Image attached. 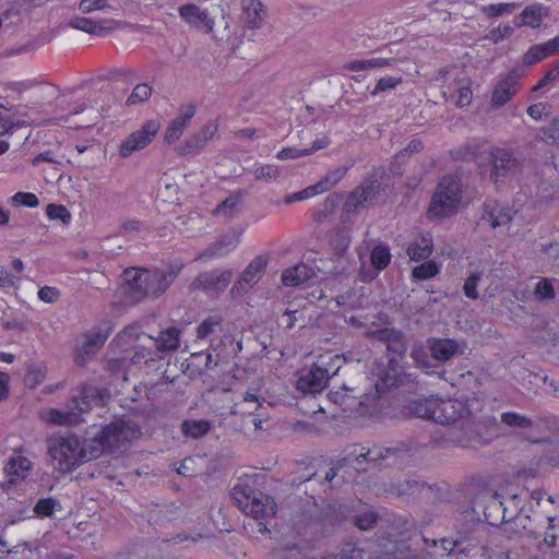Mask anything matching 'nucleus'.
Masks as SVG:
<instances>
[{"label":"nucleus","instance_id":"12","mask_svg":"<svg viewBox=\"0 0 559 559\" xmlns=\"http://www.w3.org/2000/svg\"><path fill=\"white\" fill-rule=\"evenodd\" d=\"M160 123L151 119L147 120L139 130L129 134L119 145V155L122 158L131 156L133 153L148 146L157 135Z\"/></svg>","mask_w":559,"mask_h":559},{"label":"nucleus","instance_id":"46","mask_svg":"<svg viewBox=\"0 0 559 559\" xmlns=\"http://www.w3.org/2000/svg\"><path fill=\"white\" fill-rule=\"evenodd\" d=\"M320 193H322V189L319 187L317 182L316 185L309 186L298 192L286 195L284 199V203L290 204L294 202L304 201Z\"/></svg>","mask_w":559,"mask_h":559},{"label":"nucleus","instance_id":"4","mask_svg":"<svg viewBox=\"0 0 559 559\" xmlns=\"http://www.w3.org/2000/svg\"><path fill=\"white\" fill-rule=\"evenodd\" d=\"M462 200V185L456 176H444L437 186L428 213L444 218L456 213Z\"/></svg>","mask_w":559,"mask_h":559},{"label":"nucleus","instance_id":"17","mask_svg":"<svg viewBox=\"0 0 559 559\" xmlns=\"http://www.w3.org/2000/svg\"><path fill=\"white\" fill-rule=\"evenodd\" d=\"M233 272L230 270H211L201 273L192 283L194 288L206 292H223L230 283Z\"/></svg>","mask_w":559,"mask_h":559},{"label":"nucleus","instance_id":"26","mask_svg":"<svg viewBox=\"0 0 559 559\" xmlns=\"http://www.w3.org/2000/svg\"><path fill=\"white\" fill-rule=\"evenodd\" d=\"M105 23L107 26H104L90 17L74 15L70 19L69 26L91 35H99L104 31H112L118 26L115 20H106Z\"/></svg>","mask_w":559,"mask_h":559},{"label":"nucleus","instance_id":"55","mask_svg":"<svg viewBox=\"0 0 559 559\" xmlns=\"http://www.w3.org/2000/svg\"><path fill=\"white\" fill-rule=\"evenodd\" d=\"M11 201L14 205H24L27 207H36L39 204L38 198L31 192H16Z\"/></svg>","mask_w":559,"mask_h":559},{"label":"nucleus","instance_id":"1","mask_svg":"<svg viewBox=\"0 0 559 559\" xmlns=\"http://www.w3.org/2000/svg\"><path fill=\"white\" fill-rule=\"evenodd\" d=\"M483 405L478 399L466 400H443L429 397L423 401L413 402L412 413L424 419H429L441 425H454L459 427L471 415L481 412Z\"/></svg>","mask_w":559,"mask_h":559},{"label":"nucleus","instance_id":"48","mask_svg":"<svg viewBox=\"0 0 559 559\" xmlns=\"http://www.w3.org/2000/svg\"><path fill=\"white\" fill-rule=\"evenodd\" d=\"M222 323V317L221 316H211L204 319L199 326L197 328V337L198 338H205L210 334H212L215 329L221 325Z\"/></svg>","mask_w":559,"mask_h":559},{"label":"nucleus","instance_id":"50","mask_svg":"<svg viewBox=\"0 0 559 559\" xmlns=\"http://www.w3.org/2000/svg\"><path fill=\"white\" fill-rule=\"evenodd\" d=\"M346 171L347 169L345 167H338L330 170L320 181H318L322 192L328 191L335 186L345 176Z\"/></svg>","mask_w":559,"mask_h":559},{"label":"nucleus","instance_id":"21","mask_svg":"<svg viewBox=\"0 0 559 559\" xmlns=\"http://www.w3.org/2000/svg\"><path fill=\"white\" fill-rule=\"evenodd\" d=\"M33 468V463L25 456H13L4 466L7 480L0 483L2 489L8 490L12 485L24 480L29 471Z\"/></svg>","mask_w":559,"mask_h":559},{"label":"nucleus","instance_id":"24","mask_svg":"<svg viewBox=\"0 0 559 559\" xmlns=\"http://www.w3.org/2000/svg\"><path fill=\"white\" fill-rule=\"evenodd\" d=\"M217 130L216 126L206 124L198 133L187 139L185 143L178 147L181 155H195L199 154L206 145V143L215 135Z\"/></svg>","mask_w":559,"mask_h":559},{"label":"nucleus","instance_id":"34","mask_svg":"<svg viewBox=\"0 0 559 559\" xmlns=\"http://www.w3.org/2000/svg\"><path fill=\"white\" fill-rule=\"evenodd\" d=\"M311 275L312 270L310 267L305 264H299L284 271L282 282L285 286H298L309 280Z\"/></svg>","mask_w":559,"mask_h":559},{"label":"nucleus","instance_id":"45","mask_svg":"<svg viewBox=\"0 0 559 559\" xmlns=\"http://www.w3.org/2000/svg\"><path fill=\"white\" fill-rule=\"evenodd\" d=\"M403 78L402 76H384L378 80L376 86L370 92L372 96H377L381 93L393 91L395 90L400 84H402Z\"/></svg>","mask_w":559,"mask_h":559},{"label":"nucleus","instance_id":"8","mask_svg":"<svg viewBox=\"0 0 559 559\" xmlns=\"http://www.w3.org/2000/svg\"><path fill=\"white\" fill-rule=\"evenodd\" d=\"M328 399L343 413L365 415L368 406L376 402L377 393L356 394L355 388L343 385L338 390L330 391Z\"/></svg>","mask_w":559,"mask_h":559},{"label":"nucleus","instance_id":"59","mask_svg":"<svg viewBox=\"0 0 559 559\" xmlns=\"http://www.w3.org/2000/svg\"><path fill=\"white\" fill-rule=\"evenodd\" d=\"M386 350L402 357L406 352L404 335L399 331L393 340L386 345Z\"/></svg>","mask_w":559,"mask_h":559},{"label":"nucleus","instance_id":"30","mask_svg":"<svg viewBox=\"0 0 559 559\" xmlns=\"http://www.w3.org/2000/svg\"><path fill=\"white\" fill-rule=\"evenodd\" d=\"M472 81L468 76L455 78L451 84L453 93L456 95V106H468L473 100Z\"/></svg>","mask_w":559,"mask_h":559},{"label":"nucleus","instance_id":"61","mask_svg":"<svg viewBox=\"0 0 559 559\" xmlns=\"http://www.w3.org/2000/svg\"><path fill=\"white\" fill-rule=\"evenodd\" d=\"M305 156H307L305 148L300 150L295 147H284L276 154V158L281 160L296 159Z\"/></svg>","mask_w":559,"mask_h":559},{"label":"nucleus","instance_id":"42","mask_svg":"<svg viewBox=\"0 0 559 559\" xmlns=\"http://www.w3.org/2000/svg\"><path fill=\"white\" fill-rule=\"evenodd\" d=\"M534 296L538 301L552 300L556 294L551 280H539L534 287Z\"/></svg>","mask_w":559,"mask_h":559},{"label":"nucleus","instance_id":"56","mask_svg":"<svg viewBox=\"0 0 559 559\" xmlns=\"http://www.w3.org/2000/svg\"><path fill=\"white\" fill-rule=\"evenodd\" d=\"M377 519L373 511H366L355 516V525L361 531H368L376 524Z\"/></svg>","mask_w":559,"mask_h":559},{"label":"nucleus","instance_id":"3","mask_svg":"<svg viewBox=\"0 0 559 559\" xmlns=\"http://www.w3.org/2000/svg\"><path fill=\"white\" fill-rule=\"evenodd\" d=\"M252 479H245L234 486L230 496L235 506L246 515L258 522V531L266 532L267 527L263 521L272 519L276 513L274 499L264 492L253 488Z\"/></svg>","mask_w":559,"mask_h":559},{"label":"nucleus","instance_id":"16","mask_svg":"<svg viewBox=\"0 0 559 559\" xmlns=\"http://www.w3.org/2000/svg\"><path fill=\"white\" fill-rule=\"evenodd\" d=\"M240 242V235L236 233L226 234L217 240L210 243L202 252L197 255V260L222 259L231 253Z\"/></svg>","mask_w":559,"mask_h":559},{"label":"nucleus","instance_id":"64","mask_svg":"<svg viewBox=\"0 0 559 559\" xmlns=\"http://www.w3.org/2000/svg\"><path fill=\"white\" fill-rule=\"evenodd\" d=\"M44 380V372L40 368L32 366L27 369L26 376H25V382L29 386H36Z\"/></svg>","mask_w":559,"mask_h":559},{"label":"nucleus","instance_id":"22","mask_svg":"<svg viewBox=\"0 0 559 559\" xmlns=\"http://www.w3.org/2000/svg\"><path fill=\"white\" fill-rule=\"evenodd\" d=\"M195 106L193 104L182 105L179 109V115L168 124L164 139L168 143H173L180 139L183 131L190 124V120L195 115Z\"/></svg>","mask_w":559,"mask_h":559},{"label":"nucleus","instance_id":"6","mask_svg":"<svg viewBox=\"0 0 559 559\" xmlns=\"http://www.w3.org/2000/svg\"><path fill=\"white\" fill-rule=\"evenodd\" d=\"M408 457V449L402 447H373L364 451V448H355L348 454L347 461L357 471H366L367 465L370 463L380 464L382 461H388V464L403 463Z\"/></svg>","mask_w":559,"mask_h":559},{"label":"nucleus","instance_id":"27","mask_svg":"<svg viewBox=\"0 0 559 559\" xmlns=\"http://www.w3.org/2000/svg\"><path fill=\"white\" fill-rule=\"evenodd\" d=\"M515 214V211L508 206H503L497 202L486 205L483 218L487 221L492 228L509 224Z\"/></svg>","mask_w":559,"mask_h":559},{"label":"nucleus","instance_id":"25","mask_svg":"<svg viewBox=\"0 0 559 559\" xmlns=\"http://www.w3.org/2000/svg\"><path fill=\"white\" fill-rule=\"evenodd\" d=\"M243 22L251 29L260 28L265 20L266 11L260 0H241Z\"/></svg>","mask_w":559,"mask_h":559},{"label":"nucleus","instance_id":"57","mask_svg":"<svg viewBox=\"0 0 559 559\" xmlns=\"http://www.w3.org/2000/svg\"><path fill=\"white\" fill-rule=\"evenodd\" d=\"M513 34V27L509 24L499 25L498 27L491 29L487 36L489 40L497 44L504 38L510 37Z\"/></svg>","mask_w":559,"mask_h":559},{"label":"nucleus","instance_id":"9","mask_svg":"<svg viewBox=\"0 0 559 559\" xmlns=\"http://www.w3.org/2000/svg\"><path fill=\"white\" fill-rule=\"evenodd\" d=\"M141 435L140 427L130 420H117L105 426L98 436L104 441L108 452L120 450L127 443L135 440Z\"/></svg>","mask_w":559,"mask_h":559},{"label":"nucleus","instance_id":"18","mask_svg":"<svg viewBox=\"0 0 559 559\" xmlns=\"http://www.w3.org/2000/svg\"><path fill=\"white\" fill-rule=\"evenodd\" d=\"M380 183L373 179L364 180L355 190H353L345 203L348 213L357 211L365 203L371 202L377 195Z\"/></svg>","mask_w":559,"mask_h":559},{"label":"nucleus","instance_id":"60","mask_svg":"<svg viewBox=\"0 0 559 559\" xmlns=\"http://www.w3.org/2000/svg\"><path fill=\"white\" fill-rule=\"evenodd\" d=\"M479 280H480V275L478 273H474L469 277L466 278L464 286H463V290L467 298H471V299L478 298V293H477L476 287H477Z\"/></svg>","mask_w":559,"mask_h":559},{"label":"nucleus","instance_id":"5","mask_svg":"<svg viewBox=\"0 0 559 559\" xmlns=\"http://www.w3.org/2000/svg\"><path fill=\"white\" fill-rule=\"evenodd\" d=\"M49 454L60 472L75 469L84 462L85 452L80 439L75 436L57 437L50 441Z\"/></svg>","mask_w":559,"mask_h":559},{"label":"nucleus","instance_id":"13","mask_svg":"<svg viewBox=\"0 0 559 559\" xmlns=\"http://www.w3.org/2000/svg\"><path fill=\"white\" fill-rule=\"evenodd\" d=\"M489 156L492 164L490 179L495 183L512 176L519 168V160L508 150L495 147L490 151Z\"/></svg>","mask_w":559,"mask_h":559},{"label":"nucleus","instance_id":"43","mask_svg":"<svg viewBox=\"0 0 559 559\" xmlns=\"http://www.w3.org/2000/svg\"><path fill=\"white\" fill-rule=\"evenodd\" d=\"M252 173L257 180L265 182L274 181L281 176L278 166L270 164L255 166Z\"/></svg>","mask_w":559,"mask_h":559},{"label":"nucleus","instance_id":"11","mask_svg":"<svg viewBox=\"0 0 559 559\" xmlns=\"http://www.w3.org/2000/svg\"><path fill=\"white\" fill-rule=\"evenodd\" d=\"M481 412L471 415L452 432V441L462 448L476 449L486 443L484 437L485 425L480 416Z\"/></svg>","mask_w":559,"mask_h":559},{"label":"nucleus","instance_id":"51","mask_svg":"<svg viewBox=\"0 0 559 559\" xmlns=\"http://www.w3.org/2000/svg\"><path fill=\"white\" fill-rule=\"evenodd\" d=\"M439 273V266L433 261L421 263L413 269V276L416 280H429Z\"/></svg>","mask_w":559,"mask_h":559},{"label":"nucleus","instance_id":"14","mask_svg":"<svg viewBox=\"0 0 559 559\" xmlns=\"http://www.w3.org/2000/svg\"><path fill=\"white\" fill-rule=\"evenodd\" d=\"M110 332V328H98L86 333L83 343L76 348L75 362L79 366H84L90 361L104 346Z\"/></svg>","mask_w":559,"mask_h":559},{"label":"nucleus","instance_id":"47","mask_svg":"<svg viewBox=\"0 0 559 559\" xmlns=\"http://www.w3.org/2000/svg\"><path fill=\"white\" fill-rule=\"evenodd\" d=\"M516 7L518 4L514 2L495 3L483 7L481 11L488 17H496L512 13L516 9Z\"/></svg>","mask_w":559,"mask_h":559},{"label":"nucleus","instance_id":"2","mask_svg":"<svg viewBox=\"0 0 559 559\" xmlns=\"http://www.w3.org/2000/svg\"><path fill=\"white\" fill-rule=\"evenodd\" d=\"M182 265H167L158 269H127L124 280L136 299L162 296L175 282Z\"/></svg>","mask_w":559,"mask_h":559},{"label":"nucleus","instance_id":"38","mask_svg":"<svg viewBox=\"0 0 559 559\" xmlns=\"http://www.w3.org/2000/svg\"><path fill=\"white\" fill-rule=\"evenodd\" d=\"M548 57L549 55L545 44H537L527 49V51L523 55L522 62L524 66L531 67L545 60Z\"/></svg>","mask_w":559,"mask_h":559},{"label":"nucleus","instance_id":"44","mask_svg":"<svg viewBox=\"0 0 559 559\" xmlns=\"http://www.w3.org/2000/svg\"><path fill=\"white\" fill-rule=\"evenodd\" d=\"M371 264L378 269L383 270L385 269L390 261H391V254L386 247L384 246H376L373 250L371 251L370 255Z\"/></svg>","mask_w":559,"mask_h":559},{"label":"nucleus","instance_id":"62","mask_svg":"<svg viewBox=\"0 0 559 559\" xmlns=\"http://www.w3.org/2000/svg\"><path fill=\"white\" fill-rule=\"evenodd\" d=\"M60 292L56 287L44 286L38 290V298L47 304H53L58 300Z\"/></svg>","mask_w":559,"mask_h":559},{"label":"nucleus","instance_id":"40","mask_svg":"<svg viewBox=\"0 0 559 559\" xmlns=\"http://www.w3.org/2000/svg\"><path fill=\"white\" fill-rule=\"evenodd\" d=\"M82 448L85 452L84 462L98 457L103 452H108L98 433L91 441L82 443Z\"/></svg>","mask_w":559,"mask_h":559},{"label":"nucleus","instance_id":"36","mask_svg":"<svg viewBox=\"0 0 559 559\" xmlns=\"http://www.w3.org/2000/svg\"><path fill=\"white\" fill-rule=\"evenodd\" d=\"M263 407V403L260 397L253 393H246L241 401L235 403L231 408V414H255L260 408Z\"/></svg>","mask_w":559,"mask_h":559},{"label":"nucleus","instance_id":"28","mask_svg":"<svg viewBox=\"0 0 559 559\" xmlns=\"http://www.w3.org/2000/svg\"><path fill=\"white\" fill-rule=\"evenodd\" d=\"M431 356L438 361H447L459 352V344L449 338H433L429 341Z\"/></svg>","mask_w":559,"mask_h":559},{"label":"nucleus","instance_id":"10","mask_svg":"<svg viewBox=\"0 0 559 559\" xmlns=\"http://www.w3.org/2000/svg\"><path fill=\"white\" fill-rule=\"evenodd\" d=\"M96 400V390L93 386H83L78 394L73 395L70 402L71 412H59L50 409L48 420L57 425H74L79 421V413H85L92 408L93 402Z\"/></svg>","mask_w":559,"mask_h":559},{"label":"nucleus","instance_id":"63","mask_svg":"<svg viewBox=\"0 0 559 559\" xmlns=\"http://www.w3.org/2000/svg\"><path fill=\"white\" fill-rule=\"evenodd\" d=\"M544 136L547 141L559 145V118H556L551 123L543 129Z\"/></svg>","mask_w":559,"mask_h":559},{"label":"nucleus","instance_id":"53","mask_svg":"<svg viewBox=\"0 0 559 559\" xmlns=\"http://www.w3.org/2000/svg\"><path fill=\"white\" fill-rule=\"evenodd\" d=\"M109 8V0H81L78 4V9L83 14H88L94 11L106 10Z\"/></svg>","mask_w":559,"mask_h":559},{"label":"nucleus","instance_id":"58","mask_svg":"<svg viewBox=\"0 0 559 559\" xmlns=\"http://www.w3.org/2000/svg\"><path fill=\"white\" fill-rule=\"evenodd\" d=\"M350 243V238L346 233L338 231L331 238V245L337 252V254H343Z\"/></svg>","mask_w":559,"mask_h":559},{"label":"nucleus","instance_id":"29","mask_svg":"<svg viewBox=\"0 0 559 559\" xmlns=\"http://www.w3.org/2000/svg\"><path fill=\"white\" fill-rule=\"evenodd\" d=\"M181 330L176 326H169L159 332L154 338L158 352H176L180 346Z\"/></svg>","mask_w":559,"mask_h":559},{"label":"nucleus","instance_id":"49","mask_svg":"<svg viewBox=\"0 0 559 559\" xmlns=\"http://www.w3.org/2000/svg\"><path fill=\"white\" fill-rule=\"evenodd\" d=\"M57 507L60 508V502L57 499L43 498L36 502L34 512L40 518H48L52 515Z\"/></svg>","mask_w":559,"mask_h":559},{"label":"nucleus","instance_id":"37","mask_svg":"<svg viewBox=\"0 0 559 559\" xmlns=\"http://www.w3.org/2000/svg\"><path fill=\"white\" fill-rule=\"evenodd\" d=\"M20 107H10L7 108L4 105L0 104V135L10 133L16 127L25 126V121H16L14 122L9 116L4 114L5 110H15L16 114L25 115L24 112L19 110Z\"/></svg>","mask_w":559,"mask_h":559},{"label":"nucleus","instance_id":"32","mask_svg":"<svg viewBox=\"0 0 559 559\" xmlns=\"http://www.w3.org/2000/svg\"><path fill=\"white\" fill-rule=\"evenodd\" d=\"M241 203L242 195L240 192L230 194L213 210V215L230 219L240 212Z\"/></svg>","mask_w":559,"mask_h":559},{"label":"nucleus","instance_id":"20","mask_svg":"<svg viewBox=\"0 0 559 559\" xmlns=\"http://www.w3.org/2000/svg\"><path fill=\"white\" fill-rule=\"evenodd\" d=\"M519 78V73L512 70L497 83L490 99L492 107H502L516 94Z\"/></svg>","mask_w":559,"mask_h":559},{"label":"nucleus","instance_id":"35","mask_svg":"<svg viewBox=\"0 0 559 559\" xmlns=\"http://www.w3.org/2000/svg\"><path fill=\"white\" fill-rule=\"evenodd\" d=\"M212 428V423L207 419H186L181 424V432L183 436L200 439L204 437Z\"/></svg>","mask_w":559,"mask_h":559},{"label":"nucleus","instance_id":"52","mask_svg":"<svg viewBox=\"0 0 559 559\" xmlns=\"http://www.w3.org/2000/svg\"><path fill=\"white\" fill-rule=\"evenodd\" d=\"M46 214L50 219H60L64 225H69L71 222V213L64 205L49 204L46 209Z\"/></svg>","mask_w":559,"mask_h":559},{"label":"nucleus","instance_id":"7","mask_svg":"<svg viewBox=\"0 0 559 559\" xmlns=\"http://www.w3.org/2000/svg\"><path fill=\"white\" fill-rule=\"evenodd\" d=\"M342 361L341 356L338 355H329V356H320L319 359L313 362L309 371L299 377L297 381V389L307 392V393H317L322 391L328 380L335 376L340 366L335 368V370L331 371L326 367L330 362H340Z\"/></svg>","mask_w":559,"mask_h":559},{"label":"nucleus","instance_id":"33","mask_svg":"<svg viewBox=\"0 0 559 559\" xmlns=\"http://www.w3.org/2000/svg\"><path fill=\"white\" fill-rule=\"evenodd\" d=\"M432 238L429 234H426L408 246L407 254L413 261L425 260L432 253Z\"/></svg>","mask_w":559,"mask_h":559},{"label":"nucleus","instance_id":"23","mask_svg":"<svg viewBox=\"0 0 559 559\" xmlns=\"http://www.w3.org/2000/svg\"><path fill=\"white\" fill-rule=\"evenodd\" d=\"M548 15L549 9L547 7L534 3L527 5L519 15L514 16L513 23L519 28L524 26L537 28Z\"/></svg>","mask_w":559,"mask_h":559},{"label":"nucleus","instance_id":"19","mask_svg":"<svg viewBox=\"0 0 559 559\" xmlns=\"http://www.w3.org/2000/svg\"><path fill=\"white\" fill-rule=\"evenodd\" d=\"M178 12L179 16L190 26L203 27L206 33L213 32L215 22L207 10L201 9L194 3H187L179 7Z\"/></svg>","mask_w":559,"mask_h":559},{"label":"nucleus","instance_id":"15","mask_svg":"<svg viewBox=\"0 0 559 559\" xmlns=\"http://www.w3.org/2000/svg\"><path fill=\"white\" fill-rule=\"evenodd\" d=\"M266 264L267 261L263 257H255L233 285L230 294L233 296L242 295L252 288L262 278Z\"/></svg>","mask_w":559,"mask_h":559},{"label":"nucleus","instance_id":"39","mask_svg":"<svg viewBox=\"0 0 559 559\" xmlns=\"http://www.w3.org/2000/svg\"><path fill=\"white\" fill-rule=\"evenodd\" d=\"M501 423L511 428H531L533 420L515 412H504L501 414Z\"/></svg>","mask_w":559,"mask_h":559},{"label":"nucleus","instance_id":"54","mask_svg":"<svg viewBox=\"0 0 559 559\" xmlns=\"http://www.w3.org/2000/svg\"><path fill=\"white\" fill-rule=\"evenodd\" d=\"M324 559H364V551L354 546H347L337 554H330Z\"/></svg>","mask_w":559,"mask_h":559},{"label":"nucleus","instance_id":"31","mask_svg":"<svg viewBox=\"0 0 559 559\" xmlns=\"http://www.w3.org/2000/svg\"><path fill=\"white\" fill-rule=\"evenodd\" d=\"M396 62L395 58H371L353 60L344 64V69L348 71H366L376 68H384L393 66Z\"/></svg>","mask_w":559,"mask_h":559},{"label":"nucleus","instance_id":"41","mask_svg":"<svg viewBox=\"0 0 559 559\" xmlns=\"http://www.w3.org/2000/svg\"><path fill=\"white\" fill-rule=\"evenodd\" d=\"M152 92H153V88L148 84H146V83L138 84L134 86V88L132 90V93L127 98L126 105L134 106L138 104L145 103L152 96Z\"/></svg>","mask_w":559,"mask_h":559}]
</instances>
